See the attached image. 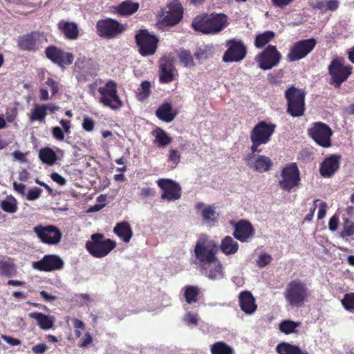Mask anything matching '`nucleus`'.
<instances>
[{"mask_svg":"<svg viewBox=\"0 0 354 354\" xmlns=\"http://www.w3.org/2000/svg\"><path fill=\"white\" fill-rule=\"evenodd\" d=\"M211 354H234V350L223 341H218L211 345Z\"/></svg>","mask_w":354,"mask_h":354,"instance_id":"obj_39","label":"nucleus"},{"mask_svg":"<svg viewBox=\"0 0 354 354\" xmlns=\"http://www.w3.org/2000/svg\"><path fill=\"white\" fill-rule=\"evenodd\" d=\"M94 120L88 116H84L83 118L82 128L86 131H91L94 128Z\"/></svg>","mask_w":354,"mask_h":354,"instance_id":"obj_54","label":"nucleus"},{"mask_svg":"<svg viewBox=\"0 0 354 354\" xmlns=\"http://www.w3.org/2000/svg\"><path fill=\"white\" fill-rule=\"evenodd\" d=\"M17 115L18 109L16 105L6 108L4 116L6 122L13 123L16 120Z\"/></svg>","mask_w":354,"mask_h":354,"instance_id":"obj_46","label":"nucleus"},{"mask_svg":"<svg viewBox=\"0 0 354 354\" xmlns=\"http://www.w3.org/2000/svg\"><path fill=\"white\" fill-rule=\"evenodd\" d=\"M46 85L50 88L53 95H55L59 91L58 83L50 77H48L46 81Z\"/></svg>","mask_w":354,"mask_h":354,"instance_id":"obj_55","label":"nucleus"},{"mask_svg":"<svg viewBox=\"0 0 354 354\" xmlns=\"http://www.w3.org/2000/svg\"><path fill=\"white\" fill-rule=\"evenodd\" d=\"M33 232L42 243L48 245H57L62 239L60 230L54 225H38L33 227Z\"/></svg>","mask_w":354,"mask_h":354,"instance_id":"obj_12","label":"nucleus"},{"mask_svg":"<svg viewBox=\"0 0 354 354\" xmlns=\"http://www.w3.org/2000/svg\"><path fill=\"white\" fill-rule=\"evenodd\" d=\"M316 40L313 38L300 40L292 44L287 55L288 62H295L306 57L315 47Z\"/></svg>","mask_w":354,"mask_h":354,"instance_id":"obj_10","label":"nucleus"},{"mask_svg":"<svg viewBox=\"0 0 354 354\" xmlns=\"http://www.w3.org/2000/svg\"><path fill=\"white\" fill-rule=\"evenodd\" d=\"M227 50L223 56L225 62H237L243 60L247 53V48L239 39H230L226 41Z\"/></svg>","mask_w":354,"mask_h":354,"instance_id":"obj_11","label":"nucleus"},{"mask_svg":"<svg viewBox=\"0 0 354 354\" xmlns=\"http://www.w3.org/2000/svg\"><path fill=\"white\" fill-rule=\"evenodd\" d=\"M342 236H350L354 234V223L347 222L342 232Z\"/></svg>","mask_w":354,"mask_h":354,"instance_id":"obj_56","label":"nucleus"},{"mask_svg":"<svg viewBox=\"0 0 354 354\" xmlns=\"http://www.w3.org/2000/svg\"><path fill=\"white\" fill-rule=\"evenodd\" d=\"M308 294L306 289H287L285 293L286 299L292 306L301 305L307 299Z\"/></svg>","mask_w":354,"mask_h":354,"instance_id":"obj_26","label":"nucleus"},{"mask_svg":"<svg viewBox=\"0 0 354 354\" xmlns=\"http://www.w3.org/2000/svg\"><path fill=\"white\" fill-rule=\"evenodd\" d=\"M1 339L6 342L7 344L12 346L21 345V341L18 339L13 338L12 337L7 336L5 335H1Z\"/></svg>","mask_w":354,"mask_h":354,"instance_id":"obj_57","label":"nucleus"},{"mask_svg":"<svg viewBox=\"0 0 354 354\" xmlns=\"http://www.w3.org/2000/svg\"><path fill=\"white\" fill-rule=\"evenodd\" d=\"M30 319H35L39 328L41 330H49L53 327L54 320L53 318L40 313L34 312L28 314Z\"/></svg>","mask_w":354,"mask_h":354,"instance_id":"obj_31","label":"nucleus"},{"mask_svg":"<svg viewBox=\"0 0 354 354\" xmlns=\"http://www.w3.org/2000/svg\"><path fill=\"white\" fill-rule=\"evenodd\" d=\"M199 295V289H185V297L187 304H192L197 301V297Z\"/></svg>","mask_w":354,"mask_h":354,"instance_id":"obj_47","label":"nucleus"},{"mask_svg":"<svg viewBox=\"0 0 354 354\" xmlns=\"http://www.w3.org/2000/svg\"><path fill=\"white\" fill-rule=\"evenodd\" d=\"M63 129L59 127H54L52 129V135L57 140L62 141L64 139V134H68L71 132V122L70 120L62 119L59 120Z\"/></svg>","mask_w":354,"mask_h":354,"instance_id":"obj_34","label":"nucleus"},{"mask_svg":"<svg viewBox=\"0 0 354 354\" xmlns=\"http://www.w3.org/2000/svg\"><path fill=\"white\" fill-rule=\"evenodd\" d=\"M342 306L347 310H354V293L346 294L342 300Z\"/></svg>","mask_w":354,"mask_h":354,"instance_id":"obj_48","label":"nucleus"},{"mask_svg":"<svg viewBox=\"0 0 354 354\" xmlns=\"http://www.w3.org/2000/svg\"><path fill=\"white\" fill-rule=\"evenodd\" d=\"M338 221H339V218L336 215L333 216L330 218L329 222H328V227L331 231H335L337 229Z\"/></svg>","mask_w":354,"mask_h":354,"instance_id":"obj_61","label":"nucleus"},{"mask_svg":"<svg viewBox=\"0 0 354 354\" xmlns=\"http://www.w3.org/2000/svg\"><path fill=\"white\" fill-rule=\"evenodd\" d=\"M46 349L47 346L45 344H39L32 348V352L35 354H44Z\"/></svg>","mask_w":354,"mask_h":354,"instance_id":"obj_63","label":"nucleus"},{"mask_svg":"<svg viewBox=\"0 0 354 354\" xmlns=\"http://www.w3.org/2000/svg\"><path fill=\"white\" fill-rule=\"evenodd\" d=\"M339 5V2L337 0H329L326 3V10L335 11L336 10Z\"/></svg>","mask_w":354,"mask_h":354,"instance_id":"obj_64","label":"nucleus"},{"mask_svg":"<svg viewBox=\"0 0 354 354\" xmlns=\"http://www.w3.org/2000/svg\"><path fill=\"white\" fill-rule=\"evenodd\" d=\"M138 8V3L124 1L117 7V11L121 15H130L136 12Z\"/></svg>","mask_w":354,"mask_h":354,"instance_id":"obj_38","label":"nucleus"},{"mask_svg":"<svg viewBox=\"0 0 354 354\" xmlns=\"http://www.w3.org/2000/svg\"><path fill=\"white\" fill-rule=\"evenodd\" d=\"M295 0H271L272 3L275 7L283 8L292 3Z\"/></svg>","mask_w":354,"mask_h":354,"instance_id":"obj_58","label":"nucleus"},{"mask_svg":"<svg viewBox=\"0 0 354 354\" xmlns=\"http://www.w3.org/2000/svg\"><path fill=\"white\" fill-rule=\"evenodd\" d=\"M158 187L163 191L161 196L162 199L169 201L179 199L181 196V188L180 185L175 181L168 179L162 178L157 181Z\"/></svg>","mask_w":354,"mask_h":354,"instance_id":"obj_19","label":"nucleus"},{"mask_svg":"<svg viewBox=\"0 0 354 354\" xmlns=\"http://www.w3.org/2000/svg\"><path fill=\"white\" fill-rule=\"evenodd\" d=\"M50 177L54 182L59 185H64L66 183V179L57 172L52 173Z\"/></svg>","mask_w":354,"mask_h":354,"instance_id":"obj_59","label":"nucleus"},{"mask_svg":"<svg viewBox=\"0 0 354 354\" xmlns=\"http://www.w3.org/2000/svg\"><path fill=\"white\" fill-rule=\"evenodd\" d=\"M217 250L216 242L205 235L199 237L194 248L196 259L206 266L205 274L211 279H218L223 275L222 265L216 257Z\"/></svg>","mask_w":354,"mask_h":354,"instance_id":"obj_1","label":"nucleus"},{"mask_svg":"<svg viewBox=\"0 0 354 354\" xmlns=\"http://www.w3.org/2000/svg\"><path fill=\"white\" fill-rule=\"evenodd\" d=\"M15 272L14 266L8 261H0V272L3 275H11Z\"/></svg>","mask_w":354,"mask_h":354,"instance_id":"obj_49","label":"nucleus"},{"mask_svg":"<svg viewBox=\"0 0 354 354\" xmlns=\"http://www.w3.org/2000/svg\"><path fill=\"white\" fill-rule=\"evenodd\" d=\"M275 349L279 354H309L306 351L301 350L299 346L288 342L279 343Z\"/></svg>","mask_w":354,"mask_h":354,"instance_id":"obj_35","label":"nucleus"},{"mask_svg":"<svg viewBox=\"0 0 354 354\" xmlns=\"http://www.w3.org/2000/svg\"><path fill=\"white\" fill-rule=\"evenodd\" d=\"M64 265V261L55 254H46L41 260L32 263L35 270L46 272L62 270Z\"/></svg>","mask_w":354,"mask_h":354,"instance_id":"obj_17","label":"nucleus"},{"mask_svg":"<svg viewBox=\"0 0 354 354\" xmlns=\"http://www.w3.org/2000/svg\"><path fill=\"white\" fill-rule=\"evenodd\" d=\"M228 17L223 13L202 15L197 16L192 21V26L198 32L206 35H215L228 26Z\"/></svg>","mask_w":354,"mask_h":354,"instance_id":"obj_2","label":"nucleus"},{"mask_svg":"<svg viewBox=\"0 0 354 354\" xmlns=\"http://www.w3.org/2000/svg\"><path fill=\"white\" fill-rule=\"evenodd\" d=\"M272 260V257L268 254H261L259 255L258 259L257 260V265L259 268H263L266 266H268Z\"/></svg>","mask_w":354,"mask_h":354,"instance_id":"obj_52","label":"nucleus"},{"mask_svg":"<svg viewBox=\"0 0 354 354\" xmlns=\"http://www.w3.org/2000/svg\"><path fill=\"white\" fill-rule=\"evenodd\" d=\"M168 160L169 162H171L174 167H176L180 161V153L176 149H169L168 154Z\"/></svg>","mask_w":354,"mask_h":354,"instance_id":"obj_51","label":"nucleus"},{"mask_svg":"<svg viewBox=\"0 0 354 354\" xmlns=\"http://www.w3.org/2000/svg\"><path fill=\"white\" fill-rule=\"evenodd\" d=\"M41 160L49 165H53L57 161V156L55 151L50 148H42L39 153Z\"/></svg>","mask_w":354,"mask_h":354,"instance_id":"obj_40","label":"nucleus"},{"mask_svg":"<svg viewBox=\"0 0 354 354\" xmlns=\"http://www.w3.org/2000/svg\"><path fill=\"white\" fill-rule=\"evenodd\" d=\"M151 93V83L148 81H143L136 91V97L138 100L143 101L147 99Z\"/></svg>","mask_w":354,"mask_h":354,"instance_id":"obj_42","label":"nucleus"},{"mask_svg":"<svg viewBox=\"0 0 354 354\" xmlns=\"http://www.w3.org/2000/svg\"><path fill=\"white\" fill-rule=\"evenodd\" d=\"M278 186L283 191L290 192L300 185L299 169L295 162L287 164L277 176Z\"/></svg>","mask_w":354,"mask_h":354,"instance_id":"obj_3","label":"nucleus"},{"mask_svg":"<svg viewBox=\"0 0 354 354\" xmlns=\"http://www.w3.org/2000/svg\"><path fill=\"white\" fill-rule=\"evenodd\" d=\"M92 343V336L91 335L87 332L85 333V337L82 339L81 342H80L79 346L80 348H86L88 345Z\"/></svg>","mask_w":354,"mask_h":354,"instance_id":"obj_60","label":"nucleus"},{"mask_svg":"<svg viewBox=\"0 0 354 354\" xmlns=\"http://www.w3.org/2000/svg\"><path fill=\"white\" fill-rule=\"evenodd\" d=\"M308 134L317 144L323 147L331 146L332 129L323 122H314L308 129Z\"/></svg>","mask_w":354,"mask_h":354,"instance_id":"obj_8","label":"nucleus"},{"mask_svg":"<svg viewBox=\"0 0 354 354\" xmlns=\"http://www.w3.org/2000/svg\"><path fill=\"white\" fill-rule=\"evenodd\" d=\"M306 93L295 86L286 90L285 97L288 102L287 112L293 117L304 115L305 111Z\"/></svg>","mask_w":354,"mask_h":354,"instance_id":"obj_7","label":"nucleus"},{"mask_svg":"<svg viewBox=\"0 0 354 354\" xmlns=\"http://www.w3.org/2000/svg\"><path fill=\"white\" fill-rule=\"evenodd\" d=\"M96 28L99 36L107 39L116 37L124 30V26L122 24L111 19L98 21Z\"/></svg>","mask_w":354,"mask_h":354,"instance_id":"obj_13","label":"nucleus"},{"mask_svg":"<svg viewBox=\"0 0 354 354\" xmlns=\"http://www.w3.org/2000/svg\"><path fill=\"white\" fill-rule=\"evenodd\" d=\"M178 112L172 109L170 103L166 102L162 104L156 112V116L162 121L171 122Z\"/></svg>","mask_w":354,"mask_h":354,"instance_id":"obj_30","label":"nucleus"},{"mask_svg":"<svg viewBox=\"0 0 354 354\" xmlns=\"http://www.w3.org/2000/svg\"><path fill=\"white\" fill-rule=\"evenodd\" d=\"M116 247V243L110 239H104L102 234H93L91 240L86 241V248L94 257L102 258L106 256Z\"/></svg>","mask_w":354,"mask_h":354,"instance_id":"obj_5","label":"nucleus"},{"mask_svg":"<svg viewBox=\"0 0 354 354\" xmlns=\"http://www.w3.org/2000/svg\"><path fill=\"white\" fill-rule=\"evenodd\" d=\"M0 207L6 212L15 213L17 210V200L12 196L7 197L1 202Z\"/></svg>","mask_w":354,"mask_h":354,"instance_id":"obj_43","label":"nucleus"},{"mask_svg":"<svg viewBox=\"0 0 354 354\" xmlns=\"http://www.w3.org/2000/svg\"><path fill=\"white\" fill-rule=\"evenodd\" d=\"M57 26L58 28L67 39L74 40L77 38L79 30L75 23L62 20L58 23Z\"/></svg>","mask_w":354,"mask_h":354,"instance_id":"obj_29","label":"nucleus"},{"mask_svg":"<svg viewBox=\"0 0 354 354\" xmlns=\"http://www.w3.org/2000/svg\"><path fill=\"white\" fill-rule=\"evenodd\" d=\"M327 204L325 202H322L319 204V210H318V214H317V218L318 219H322L325 216L326 213V209H327Z\"/></svg>","mask_w":354,"mask_h":354,"instance_id":"obj_62","label":"nucleus"},{"mask_svg":"<svg viewBox=\"0 0 354 354\" xmlns=\"http://www.w3.org/2000/svg\"><path fill=\"white\" fill-rule=\"evenodd\" d=\"M239 304H240L241 310L246 315L254 314L257 310L254 296L249 291L241 292L239 295Z\"/></svg>","mask_w":354,"mask_h":354,"instance_id":"obj_25","label":"nucleus"},{"mask_svg":"<svg viewBox=\"0 0 354 354\" xmlns=\"http://www.w3.org/2000/svg\"><path fill=\"white\" fill-rule=\"evenodd\" d=\"M274 32L272 31H266L256 36L254 45L258 48H261L268 44L274 37Z\"/></svg>","mask_w":354,"mask_h":354,"instance_id":"obj_41","label":"nucleus"},{"mask_svg":"<svg viewBox=\"0 0 354 354\" xmlns=\"http://www.w3.org/2000/svg\"><path fill=\"white\" fill-rule=\"evenodd\" d=\"M47 115L44 106L41 104H35L29 113V120L31 122H44Z\"/></svg>","mask_w":354,"mask_h":354,"instance_id":"obj_36","label":"nucleus"},{"mask_svg":"<svg viewBox=\"0 0 354 354\" xmlns=\"http://www.w3.org/2000/svg\"><path fill=\"white\" fill-rule=\"evenodd\" d=\"M183 320H185V324L189 326H196L199 321V317H198L196 314L189 312L185 315Z\"/></svg>","mask_w":354,"mask_h":354,"instance_id":"obj_50","label":"nucleus"},{"mask_svg":"<svg viewBox=\"0 0 354 354\" xmlns=\"http://www.w3.org/2000/svg\"><path fill=\"white\" fill-rule=\"evenodd\" d=\"M75 68L80 72L93 74L97 71L98 64L93 59L82 57L77 59L75 64Z\"/></svg>","mask_w":354,"mask_h":354,"instance_id":"obj_28","label":"nucleus"},{"mask_svg":"<svg viewBox=\"0 0 354 354\" xmlns=\"http://www.w3.org/2000/svg\"><path fill=\"white\" fill-rule=\"evenodd\" d=\"M160 80L164 83H168L174 80V76L176 75L175 70L171 61L167 59H162L160 64Z\"/></svg>","mask_w":354,"mask_h":354,"instance_id":"obj_27","label":"nucleus"},{"mask_svg":"<svg viewBox=\"0 0 354 354\" xmlns=\"http://www.w3.org/2000/svg\"><path fill=\"white\" fill-rule=\"evenodd\" d=\"M152 135L154 137V143L158 147H164L171 143V138L162 129L156 128L153 131Z\"/></svg>","mask_w":354,"mask_h":354,"instance_id":"obj_37","label":"nucleus"},{"mask_svg":"<svg viewBox=\"0 0 354 354\" xmlns=\"http://www.w3.org/2000/svg\"><path fill=\"white\" fill-rule=\"evenodd\" d=\"M42 190L38 187H33L28 192L26 195V199L28 201H35L39 198L41 194Z\"/></svg>","mask_w":354,"mask_h":354,"instance_id":"obj_53","label":"nucleus"},{"mask_svg":"<svg viewBox=\"0 0 354 354\" xmlns=\"http://www.w3.org/2000/svg\"><path fill=\"white\" fill-rule=\"evenodd\" d=\"M46 57L53 63L60 66L70 65L73 63L74 56L72 53L51 46L46 49Z\"/></svg>","mask_w":354,"mask_h":354,"instance_id":"obj_20","label":"nucleus"},{"mask_svg":"<svg viewBox=\"0 0 354 354\" xmlns=\"http://www.w3.org/2000/svg\"><path fill=\"white\" fill-rule=\"evenodd\" d=\"M247 165L260 173L268 171L272 166V162L270 158L262 156L255 155L252 152L246 159Z\"/></svg>","mask_w":354,"mask_h":354,"instance_id":"obj_21","label":"nucleus"},{"mask_svg":"<svg viewBox=\"0 0 354 354\" xmlns=\"http://www.w3.org/2000/svg\"><path fill=\"white\" fill-rule=\"evenodd\" d=\"M183 8L178 0L170 1L165 8L163 13L162 24L174 26L178 24L183 17Z\"/></svg>","mask_w":354,"mask_h":354,"instance_id":"obj_18","label":"nucleus"},{"mask_svg":"<svg viewBox=\"0 0 354 354\" xmlns=\"http://www.w3.org/2000/svg\"><path fill=\"white\" fill-rule=\"evenodd\" d=\"M299 326V322H294L290 320H284L279 324V330L281 333L286 335L294 333L296 332V328Z\"/></svg>","mask_w":354,"mask_h":354,"instance_id":"obj_45","label":"nucleus"},{"mask_svg":"<svg viewBox=\"0 0 354 354\" xmlns=\"http://www.w3.org/2000/svg\"><path fill=\"white\" fill-rule=\"evenodd\" d=\"M276 125L274 124L262 121L259 122L250 133L252 152L258 151V147L261 145H266L270 141L271 136L274 132Z\"/></svg>","mask_w":354,"mask_h":354,"instance_id":"obj_6","label":"nucleus"},{"mask_svg":"<svg viewBox=\"0 0 354 354\" xmlns=\"http://www.w3.org/2000/svg\"><path fill=\"white\" fill-rule=\"evenodd\" d=\"M99 102L112 110H119L123 102L118 94V85L113 80H109L104 85L98 88Z\"/></svg>","mask_w":354,"mask_h":354,"instance_id":"obj_4","label":"nucleus"},{"mask_svg":"<svg viewBox=\"0 0 354 354\" xmlns=\"http://www.w3.org/2000/svg\"><path fill=\"white\" fill-rule=\"evenodd\" d=\"M136 40L142 55L147 56L155 53L158 39L154 35L149 34L147 30H140L136 35Z\"/></svg>","mask_w":354,"mask_h":354,"instance_id":"obj_16","label":"nucleus"},{"mask_svg":"<svg viewBox=\"0 0 354 354\" xmlns=\"http://www.w3.org/2000/svg\"><path fill=\"white\" fill-rule=\"evenodd\" d=\"M339 156L336 155L325 158L320 165V174L326 178L332 176L339 167Z\"/></svg>","mask_w":354,"mask_h":354,"instance_id":"obj_24","label":"nucleus"},{"mask_svg":"<svg viewBox=\"0 0 354 354\" xmlns=\"http://www.w3.org/2000/svg\"><path fill=\"white\" fill-rule=\"evenodd\" d=\"M234 237L241 242H247L254 234L252 224L245 220H241L235 225Z\"/></svg>","mask_w":354,"mask_h":354,"instance_id":"obj_23","label":"nucleus"},{"mask_svg":"<svg viewBox=\"0 0 354 354\" xmlns=\"http://www.w3.org/2000/svg\"><path fill=\"white\" fill-rule=\"evenodd\" d=\"M196 214L202 218L204 223L214 225L217 221V215L214 206L199 202L195 205Z\"/></svg>","mask_w":354,"mask_h":354,"instance_id":"obj_22","label":"nucleus"},{"mask_svg":"<svg viewBox=\"0 0 354 354\" xmlns=\"http://www.w3.org/2000/svg\"><path fill=\"white\" fill-rule=\"evenodd\" d=\"M178 59L180 64L186 68L194 66V62L192 54L185 50H181L178 53Z\"/></svg>","mask_w":354,"mask_h":354,"instance_id":"obj_44","label":"nucleus"},{"mask_svg":"<svg viewBox=\"0 0 354 354\" xmlns=\"http://www.w3.org/2000/svg\"><path fill=\"white\" fill-rule=\"evenodd\" d=\"M113 232L125 243H128L133 236L132 230L127 222L118 223L115 226Z\"/></svg>","mask_w":354,"mask_h":354,"instance_id":"obj_32","label":"nucleus"},{"mask_svg":"<svg viewBox=\"0 0 354 354\" xmlns=\"http://www.w3.org/2000/svg\"><path fill=\"white\" fill-rule=\"evenodd\" d=\"M332 82L335 87H339L351 73V67L344 66L342 59H335L328 66Z\"/></svg>","mask_w":354,"mask_h":354,"instance_id":"obj_14","label":"nucleus"},{"mask_svg":"<svg viewBox=\"0 0 354 354\" xmlns=\"http://www.w3.org/2000/svg\"><path fill=\"white\" fill-rule=\"evenodd\" d=\"M47 41L46 36L39 32L20 36L18 39V46L20 49L28 51L39 50Z\"/></svg>","mask_w":354,"mask_h":354,"instance_id":"obj_15","label":"nucleus"},{"mask_svg":"<svg viewBox=\"0 0 354 354\" xmlns=\"http://www.w3.org/2000/svg\"><path fill=\"white\" fill-rule=\"evenodd\" d=\"M239 243L230 236L224 237L221 243L220 249L226 255L235 254L239 250Z\"/></svg>","mask_w":354,"mask_h":354,"instance_id":"obj_33","label":"nucleus"},{"mask_svg":"<svg viewBox=\"0 0 354 354\" xmlns=\"http://www.w3.org/2000/svg\"><path fill=\"white\" fill-rule=\"evenodd\" d=\"M281 59V55L277 47L268 45L267 48L255 57L261 69L266 71L277 66Z\"/></svg>","mask_w":354,"mask_h":354,"instance_id":"obj_9","label":"nucleus"}]
</instances>
